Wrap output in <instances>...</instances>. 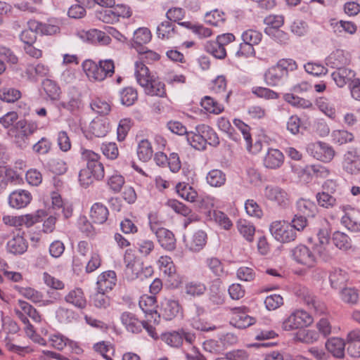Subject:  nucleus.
Masks as SVG:
<instances>
[{
	"mask_svg": "<svg viewBox=\"0 0 360 360\" xmlns=\"http://www.w3.org/2000/svg\"><path fill=\"white\" fill-rule=\"evenodd\" d=\"M283 162V154L279 150L275 148H268L263 160L264 167L271 169L281 167Z\"/></svg>",
	"mask_w": 360,
	"mask_h": 360,
	"instance_id": "nucleus-16",
	"label": "nucleus"
},
{
	"mask_svg": "<svg viewBox=\"0 0 360 360\" xmlns=\"http://www.w3.org/2000/svg\"><path fill=\"white\" fill-rule=\"evenodd\" d=\"M221 284L219 278H215L210 282L208 297L209 300L214 305H221L224 303V290Z\"/></svg>",
	"mask_w": 360,
	"mask_h": 360,
	"instance_id": "nucleus-15",
	"label": "nucleus"
},
{
	"mask_svg": "<svg viewBox=\"0 0 360 360\" xmlns=\"http://www.w3.org/2000/svg\"><path fill=\"white\" fill-rule=\"evenodd\" d=\"M49 340L51 345L58 350H63L65 347L68 346L74 350L76 354H79L82 352V349L78 346L76 342L68 339L59 333L51 335Z\"/></svg>",
	"mask_w": 360,
	"mask_h": 360,
	"instance_id": "nucleus-10",
	"label": "nucleus"
},
{
	"mask_svg": "<svg viewBox=\"0 0 360 360\" xmlns=\"http://www.w3.org/2000/svg\"><path fill=\"white\" fill-rule=\"evenodd\" d=\"M155 298L153 296H148L144 298H141L139 301V307L141 310L146 314L151 316V318H154L158 314L155 309Z\"/></svg>",
	"mask_w": 360,
	"mask_h": 360,
	"instance_id": "nucleus-49",
	"label": "nucleus"
},
{
	"mask_svg": "<svg viewBox=\"0 0 360 360\" xmlns=\"http://www.w3.org/2000/svg\"><path fill=\"white\" fill-rule=\"evenodd\" d=\"M294 338L302 343L311 344L319 340V333L314 330L301 329L295 333Z\"/></svg>",
	"mask_w": 360,
	"mask_h": 360,
	"instance_id": "nucleus-36",
	"label": "nucleus"
},
{
	"mask_svg": "<svg viewBox=\"0 0 360 360\" xmlns=\"http://www.w3.org/2000/svg\"><path fill=\"white\" fill-rule=\"evenodd\" d=\"M124 183V177L117 172L108 176L106 181L108 188L115 193L120 192Z\"/></svg>",
	"mask_w": 360,
	"mask_h": 360,
	"instance_id": "nucleus-41",
	"label": "nucleus"
},
{
	"mask_svg": "<svg viewBox=\"0 0 360 360\" xmlns=\"http://www.w3.org/2000/svg\"><path fill=\"white\" fill-rule=\"evenodd\" d=\"M342 169L350 174L360 172V157L356 150H349L344 155Z\"/></svg>",
	"mask_w": 360,
	"mask_h": 360,
	"instance_id": "nucleus-11",
	"label": "nucleus"
},
{
	"mask_svg": "<svg viewBox=\"0 0 360 360\" xmlns=\"http://www.w3.org/2000/svg\"><path fill=\"white\" fill-rule=\"evenodd\" d=\"M153 150L150 142L148 139H142L137 146V155L142 162H148L153 156Z\"/></svg>",
	"mask_w": 360,
	"mask_h": 360,
	"instance_id": "nucleus-37",
	"label": "nucleus"
},
{
	"mask_svg": "<svg viewBox=\"0 0 360 360\" xmlns=\"http://www.w3.org/2000/svg\"><path fill=\"white\" fill-rule=\"evenodd\" d=\"M205 49L207 53H211L218 59H223L226 56L225 47L214 41H207L205 44Z\"/></svg>",
	"mask_w": 360,
	"mask_h": 360,
	"instance_id": "nucleus-52",
	"label": "nucleus"
},
{
	"mask_svg": "<svg viewBox=\"0 0 360 360\" xmlns=\"http://www.w3.org/2000/svg\"><path fill=\"white\" fill-rule=\"evenodd\" d=\"M251 92L257 98L266 100H276L279 98V94L266 87L253 86Z\"/></svg>",
	"mask_w": 360,
	"mask_h": 360,
	"instance_id": "nucleus-54",
	"label": "nucleus"
},
{
	"mask_svg": "<svg viewBox=\"0 0 360 360\" xmlns=\"http://www.w3.org/2000/svg\"><path fill=\"white\" fill-rule=\"evenodd\" d=\"M207 184L212 187H221L226 181V176L220 169H214L210 170L206 176Z\"/></svg>",
	"mask_w": 360,
	"mask_h": 360,
	"instance_id": "nucleus-33",
	"label": "nucleus"
},
{
	"mask_svg": "<svg viewBox=\"0 0 360 360\" xmlns=\"http://www.w3.org/2000/svg\"><path fill=\"white\" fill-rule=\"evenodd\" d=\"M65 300L80 309H84L86 306V300L84 296L83 291L80 288H76L70 291L65 297Z\"/></svg>",
	"mask_w": 360,
	"mask_h": 360,
	"instance_id": "nucleus-29",
	"label": "nucleus"
},
{
	"mask_svg": "<svg viewBox=\"0 0 360 360\" xmlns=\"http://www.w3.org/2000/svg\"><path fill=\"white\" fill-rule=\"evenodd\" d=\"M117 282L116 273L114 271L103 272L98 277L96 282L97 290L105 292L111 290Z\"/></svg>",
	"mask_w": 360,
	"mask_h": 360,
	"instance_id": "nucleus-19",
	"label": "nucleus"
},
{
	"mask_svg": "<svg viewBox=\"0 0 360 360\" xmlns=\"http://www.w3.org/2000/svg\"><path fill=\"white\" fill-rule=\"evenodd\" d=\"M108 209L101 202H96L91 207L90 217L96 224H103L108 219Z\"/></svg>",
	"mask_w": 360,
	"mask_h": 360,
	"instance_id": "nucleus-25",
	"label": "nucleus"
},
{
	"mask_svg": "<svg viewBox=\"0 0 360 360\" xmlns=\"http://www.w3.org/2000/svg\"><path fill=\"white\" fill-rule=\"evenodd\" d=\"M195 131L202 134L205 139V146L209 144L213 147H217L219 145V139L215 131L210 126L206 124L198 125Z\"/></svg>",
	"mask_w": 360,
	"mask_h": 360,
	"instance_id": "nucleus-26",
	"label": "nucleus"
},
{
	"mask_svg": "<svg viewBox=\"0 0 360 360\" xmlns=\"http://www.w3.org/2000/svg\"><path fill=\"white\" fill-rule=\"evenodd\" d=\"M42 88L48 98L51 101L58 99L61 91L60 86L55 81L50 79H45L42 82Z\"/></svg>",
	"mask_w": 360,
	"mask_h": 360,
	"instance_id": "nucleus-34",
	"label": "nucleus"
},
{
	"mask_svg": "<svg viewBox=\"0 0 360 360\" xmlns=\"http://www.w3.org/2000/svg\"><path fill=\"white\" fill-rule=\"evenodd\" d=\"M120 320L128 332L139 333L143 330V321H140L136 316L129 311H124L121 314Z\"/></svg>",
	"mask_w": 360,
	"mask_h": 360,
	"instance_id": "nucleus-12",
	"label": "nucleus"
},
{
	"mask_svg": "<svg viewBox=\"0 0 360 360\" xmlns=\"http://www.w3.org/2000/svg\"><path fill=\"white\" fill-rule=\"evenodd\" d=\"M296 205L298 211L306 217L312 216L316 208V205L313 202L303 198L298 200Z\"/></svg>",
	"mask_w": 360,
	"mask_h": 360,
	"instance_id": "nucleus-64",
	"label": "nucleus"
},
{
	"mask_svg": "<svg viewBox=\"0 0 360 360\" xmlns=\"http://www.w3.org/2000/svg\"><path fill=\"white\" fill-rule=\"evenodd\" d=\"M235 326L238 328H245L255 323V319L247 314L248 309L246 307H235Z\"/></svg>",
	"mask_w": 360,
	"mask_h": 360,
	"instance_id": "nucleus-20",
	"label": "nucleus"
},
{
	"mask_svg": "<svg viewBox=\"0 0 360 360\" xmlns=\"http://www.w3.org/2000/svg\"><path fill=\"white\" fill-rule=\"evenodd\" d=\"M6 247L9 252L21 255L27 250V244L24 238L18 234L8 241Z\"/></svg>",
	"mask_w": 360,
	"mask_h": 360,
	"instance_id": "nucleus-28",
	"label": "nucleus"
},
{
	"mask_svg": "<svg viewBox=\"0 0 360 360\" xmlns=\"http://www.w3.org/2000/svg\"><path fill=\"white\" fill-rule=\"evenodd\" d=\"M90 107L93 111L100 115H106L110 110V105L105 101L100 98H96L92 100L90 103Z\"/></svg>",
	"mask_w": 360,
	"mask_h": 360,
	"instance_id": "nucleus-58",
	"label": "nucleus"
},
{
	"mask_svg": "<svg viewBox=\"0 0 360 360\" xmlns=\"http://www.w3.org/2000/svg\"><path fill=\"white\" fill-rule=\"evenodd\" d=\"M331 25L334 29L335 32H345L350 34H353L356 32V25L350 21L340 20L335 23H332Z\"/></svg>",
	"mask_w": 360,
	"mask_h": 360,
	"instance_id": "nucleus-63",
	"label": "nucleus"
},
{
	"mask_svg": "<svg viewBox=\"0 0 360 360\" xmlns=\"http://www.w3.org/2000/svg\"><path fill=\"white\" fill-rule=\"evenodd\" d=\"M82 68L90 79L103 81L104 74L101 70L100 65L92 60H85L82 63Z\"/></svg>",
	"mask_w": 360,
	"mask_h": 360,
	"instance_id": "nucleus-23",
	"label": "nucleus"
},
{
	"mask_svg": "<svg viewBox=\"0 0 360 360\" xmlns=\"http://www.w3.org/2000/svg\"><path fill=\"white\" fill-rule=\"evenodd\" d=\"M349 62L348 54L340 49L335 50L326 58V64L335 69L343 68Z\"/></svg>",
	"mask_w": 360,
	"mask_h": 360,
	"instance_id": "nucleus-21",
	"label": "nucleus"
},
{
	"mask_svg": "<svg viewBox=\"0 0 360 360\" xmlns=\"http://www.w3.org/2000/svg\"><path fill=\"white\" fill-rule=\"evenodd\" d=\"M355 72L349 68H338L331 74V77L338 87L342 88L354 79Z\"/></svg>",
	"mask_w": 360,
	"mask_h": 360,
	"instance_id": "nucleus-18",
	"label": "nucleus"
},
{
	"mask_svg": "<svg viewBox=\"0 0 360 360\" xmlns=\"http://www.w3.org/2000/svg\"><path fill=\"white\" fill-rule=\"evenodd\" d=\"M206 290V285L200 281H190L185 285V292L192 297L202 296Z\"/></svg>",
	"mask_w": 360,
	"mask_h": 360,
	"instance_id": "nucleus-39",
	"label": "nucleus"
},
{
	"mask_svg": "<svg viewBox=\"0 0 360 360\" xmlns=\"http://www.w3.org/2000/svg\"><path fill=\"white\" fill-rule=\"evenodd\" d=\"M21 97V92L15 88L6 87L0 90V99L7 103H14Z\"/></svg>",
	"mask_w": 360,
	"mask_h": 360,
	"instance_id": "nucleus-59",
	"label": "nucleus"
},
{
	"mask_svg": "<svg viewBox=\"0 0 360 360\" xmlns=\"http://www.w3.org/2000/svg\"><path fill=\"white\" fill-rule=\"evenodd\" d=\"M264 195L282 207H286L290 203L288 194L278 186H267L264 189Z\"/></svg>",
	"mask_w": 360,
	"mask_h": 360,
	"instance_id": "nucleus-9",
	"label": "nucleus"
},
{
	"mask_svg": "<svg viewBox=\"0 0 360 360\" xmlns=\"http://www.w3.org/2000/svg\"><path fill=\"white\" fill-rule=\"evenodd\" d=\"M329 279L333 288L341 289L348 281V276L344 270L335 269L330 274Z\"/></svg>",
	"mask_w": 360,
	"mask_h": 360,
	"instance_id": "nucleus-32",
	"label": "nucleus"
},
{
	"mask_svg": "<svg viewBox=\"0 0 360 360\" xmlns=\"http://www.w3.org/2000/svg\"><path fill=\"white\" fill-rule=\"evenodd\" d=\"M174 34L175 26L169 20L161 22L157 27V35L160 39H169Z\"/></svg>",
	"mask_w": 360,
	"mask_h": 360,
	"instance_id": "nucleus-56",
	"label": "nucleus"
},
{
	"mask_svg": "<svg viewBox=\"0 0 360 360\" xmlns=\"http://www.w3.org/2000/svg\"><path fill=\"white\" fill-rule=\"evenodd\" d=\"M332 239L334 245L340 250H347L352 248L350 238L343 232L335 231Z\"/></svg>",
	"mask_w": 360,
	"mask_h": 360,
	"instance_id": "nucleus-47",
	"label": "nucleus"
},
{
	"mask_svg": "<svg viewBox=\"0 0 360 360\" xmlns=\"http://www.w3.org/2000/svg\"><path fill=\"white\" fill-rule=\"evenodd\" d=\"M292 259L298 264L312 268L316 263V258L312 251L306 245H300L292 250Z\"/></svg>",
	"mask_w": 360,
	"mask_h": 360,
	"instance_id": "nucleus-8",
	"label": "nucleus"
},
{
	"mask_svg": "<svg viewBox=\"0 0 360 360\" xmlns=\"http://www.w3.org/2000/svg\"><path fill=\"white\" fill-rule=\"evenodd\" d=\"M81 155L82 160L86 162L88 172L91 173L95 180H103L105 176V169L103 163L100 161L101 155L88 149H82Z\"/></svg>",
	"mask_w": 360,
	"mask_h": 360,
	"instance_id": "nucleus-5",
	"label": "nucleus"
},
{
	"mask_svg": "<svg viewBox=\"0 0 360 360\" xmlns=\"http://www.w3.org/2000/svg\"><path fill=\"white\" fill-rule=\"evenodd\" d=\"M32 200L31 193L25 190H18L12 192L8 197L9 205L16 209L26 207Z\"/></svg>",
	"mask_w": 360,
	"mask_h": 360,
	"instance_id": "nucleus-14",
	"label": "nucleus"
},
{
	"mask_svg": "<svg viewBox=\"0 0 360 360\" xmlns=\"http://www.w3.org/2000/svg\"><path fill=\"white\" fill-rule=\"evenodd\" d=\"M137 82L144 89L145 93L151 96L165 97V85L158 78L150 75L149 69L142 62L135 63L134 72Z\"/></svg>",
	"mask_w": 360,
	"mask_h": 360,
	"instance_id": "nucleus-1",
	"label": "nucleus"
},
{
	"mask_svg": "<svg viewBox=\"0 0 360 360\" xmlns=\"http://www.w3.org/2000/svg\"><path fill=\"white\" fill-rule=\"evenodd\" d=\"M201 106L208 112L219 114L224 110V107L219 103L214 98L206 96L201 99Z\"/></svg>",
	"mask_w": 360,
	"mask_h": 360,
	"instance_id": "nucleus-45",
	"label": "nucleus"
},
{
	"mask_svg": "<svg viewBox=\"0 0 360 360\" xmlns=\"http://www.w3.org/2000/svg\"><path fill=\"white\" fill-rule=\"evenodd\" d=\"M120 98L122 105L131 106L138 98L137 91L131 86L123 88L120 91Z\"/></svg>",
	"mask_w": 360,
	"mask_h": 360,
	"instance_id": "nucleus-40",
	"label": "nucleus"
},
{
	"mask_svg": "<svg viewBox=\"0 0 360 360\" xmlns=\"http://www.w3.org/2000/svg\"><path fill=\"white\" fill-rule=\"evenodd\" d=\"M297 68V63L291 58H283L269 68L264 74V80L267 86H277L288 77L290 72Z\"/></svg>",
	"mask_w": 360,
	"mask_h": 360,
	"instance_id": "nucleus-2",
	"label": "nucleus"
},
{
	"mask_svg": "<svg viewBox=\"0 0 360 360\" xmlns=\"http://www.w3.org/2000/svg\"><path fill=\"white\" fill-rule=\"evenodd\" d=\"M210 219H213L219 226H222L224 229L229 230L232 226L233 224L227 215L219 211L213 210L209 212Z\"/></svg>",
	"mask_w": 360,
	"mask_h": 360,
	"instance_id": "nucleus-53",
	"label": "nucleus"
},
{
	"mask_svg": "<svg viewBox=\"0 0 360 360\" xmlns=\"http://www.w3.org/2000/svg\"><path fill=\"white\" fill-rule=\"evenodd\" d=\"M82 37L86 38L89 42L92 44L98 43L105 45L110 44L111 41V39L108 34L96 29H92L84 32Z\"/></svg>",
	"mask_w": 360,
	"mask_h": 360,
	"instance_id": "nucleus-30",
	"label": "nucleus"
},
{
	"mask_svg": "<svg viewBox=\"0 0 360 360\" xmlns=\"http://www.w3.org/2000/svg\"><path fill=\"white\" fill-rule=\"evenodd\" d=\"M161 340L167 345L178 348L183 343V335L178 331L168 332L162 334Z\"/></svg>",
	"mask_w": 360,
	"mask_h": 360,
	"instance_id": "nucleus-46",
	"label": "nucleus"
},
{
	"mask_svg": "<svg viewBox=\"0 0 360 360\" xmlns=\"http://www.w3.org/2000/svg\"><path fill=\"white\" fill-rule=\"evenodd\" d=\"M326 348L334 357L342 359L345 356V342L339 338H332L326 342Z\"/></svg>",
	"mask_w": 360,
	"mask_h": 360,
	"instance_id": "nucleus-22",
	"label": "nucleus"
},
{
	"mask_svg": "<svg viewBox=\"0 0 360 360\" xmlns=\"http://www.w3.org/2000/svg\"><path fill=\"white\" fill-rule=\"evenodd\" d=\"M237 228L240 233L249 242L254 239L255 231V226L245 219H239L237 222Z\"/></svg>",
	"mask_w": 360,
	"mask_h": 360,
	"instance_id": "nucleus-44",
	"label": "nucleus"
},
{
	"mask_svg": "<svg viewBox=\"0 0 360 360\" xmlns=\"http://www.w3.org/2000/svg\"><path fill=\"white\" fill-rule=\"evenodd\" d=\"M152 35L149 29L146 27H140L137 29L134 33L132 46L136 50L141 49L143 47V44L148 43L151 39Z\"/></svg>",
	"mask_w": 360,
	"mask_h": 360,
	"instance_id": "nucleus-31",
	"label": "nucleus"
},
{
	"mask_svg": "<svg viewBox=\"0 0 360 360\" xmlns=\"http://www.w3.org/2000/svg\"><path fill=\"white\" fill-rule=\"evenodd\" d=\"M269 231L273 237L281 243H290L297 238V232L291 224L285 221H273L270 224Z\"/></svg>",
	"mask_w": 360,
	"mask_h": 360,
	"instance_id": "nucleus-4",
	"label": "nucleus"
},
{
	"mask_svg": "<svg viewBox=\"0 0 360 360\" xmlns=\"http://www.w3.org/2000/svg\"><path fill=\"white\" fill-rule=\"evenodd\" d=\"M179 304L176 300H165L161 304V314L165 320L173 319L179 312Z\"/></svg>",
	"mask_w": 360,
	"mask_h": 360,
	"instance_id": "nucleus-27",
	"label": "nucleus"
},
{
	"mask_svg": "<svg viewBox=\"0 0 360 360\" xmlns=\"http://www.w3.org/2000/svg\"><path fill=\"white\" fill-rule=\"evenodd\" d=\"M207 233L199 230L193 233L191 240L187 243V248L192 252H200L205 246L207 243Z\"/></svg>",
	"mask_w": 360,
	"mask_h": 360,
	"instance_id": "nucleus-24",
	"label": "nucleus"
},
{
	"mask_svg": "<svg viewBox=\"0 0 360 360\" xmlns=\"http://www.w3.org/2000/svg\"><path fill=\"white\" fill-rule=\"evenodd\" d=\"M101 150L108 160H114L119 155V149L114 142H104L101 145Z\"/></svg>",
	"mask_w": 360,
	"mask_h": 360,
	"instance_id": "nucleus-61",
	"label": "nucleus"
},
{
	"mask_svg": "<svg viewBox=\"0 0 360 360\" xmlns=\"http://www.w3.org/2000/svg\"><path fill=\"white\" fill-rule=\"evenodd\" d=\"M148 219L150 229L155 234L161 247L168 251L174 250L176 248L174 233L167 229L158 227V224L153 221L152 214H149Z\"/></svg>",
	"mask_w": 360,
	"mask_h": 360,
	"instance_id": "nucleus-6",
	"label": "nucleus"
},
{
	"mask_svg": "<svg viewBox=\"0 0 360 360\" xmlns=\"http://www.w3.org/2000/svg\"><path fill=\"white\" fill-rule=\"evenodd\" d=\"M316 198L319 205L325 208H331L337 205V199L328 192L318 193Z\"/></svg>",
	"mask_w": 360,
	"mask_h": 360,
	"instance_id": "nucleus-60",
	"label": "nucleus"
},
{
	"mask_svg": "<svg viewBox=\"0 0 360 360\" xmlns=\"http://www.w3.org/2000/svg\"><path fill=\"white\" fill-rule=\"evenodd\" d=\"M186 139L189 144L195 149L199 150H205V142L201 133L190 131L186 134Z\"/></svg>",
	"mask_w": 360,
	"mask_h": 360,
	"instance_id": "nucleus-55",
	"label": "nucleus"
},
{
	"mask_svg": "<svg viewBox=\"0 0 360 360\" xmlns=\"http://www.w3.org/2000/svg\"><path fill=\"white\" fill-rule=\"evenodd\" d=\"M110 129L109 123L101 119L94 120L90 124V130L96 137H104Z\"/></svg>",
	"mask_w": 360,
	"mask_h": 360,
	"instance_id": "nucleus-35",
	"label": "nucleus"
},
{
	"mask_svg": "<svg viewBox=\"0 0 360 360\" xmlns=\"http://www.w3.org/2000/svg\"><path fill=\"white\" fill-rule=\"evenodd\" d=\"M306 149L309 155L323 162H330L335 154L333 148L323 141L309 143Z\"/></svg>",
	"mask_w": 360,
	"mask_h": 360,
	"instance_id": "nucleus-7",
	"label": "nucleus"
},
{
	"mask_svg": "<svg viewBox=\"0 0 360 360\" xmlns=\"http://www.w3.org/2000/svg\"><path fill=\"white\" fill-rule=\"evenodd\" d=\"M38 129L34 121L20 120L8 131V135L13 139L18 147L25 148L29 143V138Z\"/></svg>",
	"mask_w": 360,
	"mask_h": 360,
	"instance_id": "nucleus-3",
	"label": "nucleus"
},
{
	"mask_svg": "<svg viewBox=\"0 0 360 360\" xmlns=\"http://www.w3.org/2000/svg\"><path fill=\"white\" fill-rule=\"evenodd\" d=\"M31 27L37 30L41 35H53L60 32L59 23L56 20H49L46 22H41L36 20H31Z\"/></svg>",
	"mask_w": 360,
	"mask_h": 360,
	"instance_id": "nucleus-13",
	"label": "nucleus"
},
{
	"mask_svg": "<svg viewBox=\"0 0 360 360\" xmlns=\"http://www.w3.org/2000/svg\"><path fill=\"white\" fill-rule=\"evenodd\" d=\"M340 296L342 302L350 305L356 304L359 298L358 290L354 288H341Z\"/></svg>",
	"mask_w": 360,
	"mask_h": 360,
	"instance_id": "nucleus-42",
	"label": "nucleus"
},
{
	"mask_svg": "<svg viewBox=\"0 0 360 360\" xmlns=\"http://www.w3.org/2000/svg\"><path fill=\"white\" fill-rule=\"evenodd\" d=\"M264 22L271 27H266L264 32L268 35H273L275 37H283L286 39V34L281 30H278L283 24V18L282 16L270 15L265 18Z\"/></svg>",
	"mask_w": 360,
	"mask_h": 360,
	"instance_id": "nucleus-17",
	"label": "nucleus"
},
{
	"mask_svg": "<svg viewBox=\"0 0 360 360\" xmlns=\"http://www.w3.org/2000/svg\"><path fill=\"white\" fill-rule=\"evenodd\" d=\"M283 98L285 102L296 108L307 109L312 107V103L310 101L300 98L293 94L286 93Z\"/></svg>",
	"mask_w": 360,
	"mask_h": 360,
	"instance_id": "nucleus-43",
	"label": "nucleus"
},
{
	"mask_svg": "<svg viewBox=\"0 0 360 360\" xmlns=\"http://www.w3.org/2000/svg\"><path fill=\"white\" fill-rule=\"evenodd\" d=\"M331 138L333 143L341 146L352 142L354 139V136L347 130L336 129L332 131Z\"/></svg>",
	"mask_w": 360,
	"mask_h": 360,
	"instance_id": "nucleus-38",
	"label": "nucleus"
},
{
	"mask_svg": "<svg viewBox=\"0 0 360 360\" xmlns=\"http://www.w3.org/2000/svg\"><path fill=\"white\" fill-rule=\"evenodd\" d=\"M158 264L160 270L165 276L170 277L176 273V268L172 258L168 256H161L158 261Z\"/></svg>",
	"mask_w": 360,
	"mask_h": 360,
	"instance_id": "nucleus-50",
	"label": "nucleus"
},
{
	"mask_svg": "<svg viewBox=\"0 0 360 360\" xmlns=\"http://www.w3.org/2000/svg\"><path fill=\"white\" fill-rule=\"evenodd\" d=\"M176 191L181 198L189 202H194L197 197V193L191 186L185 183H178L176 186Z\"/></svg>",
	"mask_w": 360,
	"mask_h": 360,
	"instance_id": "nucleus-48",
	"label": "nucleus"
},
{
	"mask_svg": "<svg viewBox=\"0 0 360 360\" xmlns=\"http://www.w3.org/2000/svg\"><path fill=\"white\" fill-rule=\"evenodd\" d=\"M225 20V13L217 9L207 13L205 17L206 23L216 27L221 26Z\"/></svg>",
	"mask_w": 360,
	"mask_h": 360,
	"instance_id": "nucleus-57",
	"label": "nucleus"
},
{
	"mask_svg": "<svg viewBox=\"0 0 360 360\" xmlns=\"http://www.w3.org/2000/svg\"><path fill=\"white\" fill-rule=\"evenodd\" d=\"M107 292L98 290L91 296L94 306L98 309H106L110 305V298L106 295Z\"/></svg>",
	"mask_w": 360,
	"mask_h": 360,
	"instance_id": "nucleus-51",
	"label": "nucleus"
},
{
	"mask_svg": "<svg viewBox=\"0 0 360 360\" xmlns=\"http://www.w3.org/2000/svg\"><path fill=\"white\" fill-rule=\"evenodd\" d=\"M205 264L214 276L220 277L223 275L224 272V265L219 258L208 257L206 259Z\"/></svg>",
	"mask_w": 360,
	"mask_h": 360,
	"instance_id": "nucleus-62",
	"label": "nucleus"
}]
</instances>
